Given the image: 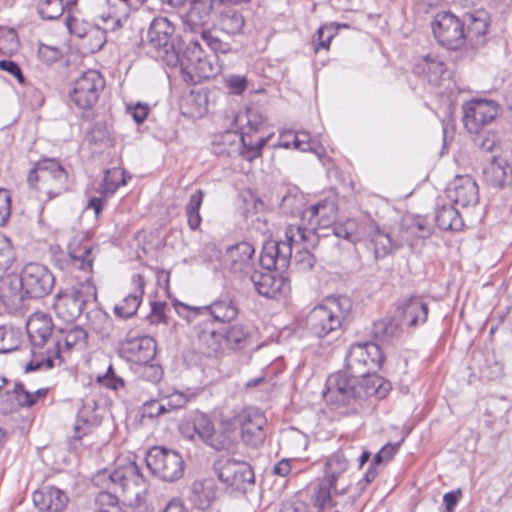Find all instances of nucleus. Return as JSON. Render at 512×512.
I'll return each instance as SVG.
<instances>
[{"label":"nucleus","instance_id":"obj_1","mask_svg":"<svg viewBox=\"0 0 512 512\" xmlns=\"http://www.w3.org/2000/svg\"><path fill=\"white\" fill-rule=\"evenodd\" d=\"M26 330L32 347V359L25 367L26 372L48 370L62 364L59 339L53 342L52 348L42 351L54 330V324L49 314L38 311L30 315L26 322Z\"/></svg>","mask_w":512,"mask_h":512},{"label":"nucleus","instance_id":"obj_2","mask_svg":"<svg viewBox=\"0 0 512 512\" xmlns=\"http://www.w3.org/2000/svg\"><path fill=\"white\" fill-rule=\"evenodd\" d=\"M351 307L347 297H328L307 314L306 328L311 335L320 340L327 339V343H330L340 336L343 321Z\"/></svg>","mask_w":512,"mask_h":512},{"label":"nucleus","instance_id":"obj_3","mask_svg":"<svg viewBox=\"0 0 512 512\" xmlns=\"http://www.w3.org/2000/svg\"><path fill=\"white\" fill-rule=\"evenodd\" d=\"M285 237L286 241L264 245L259 261L266 270L285 271L290 265L293 245L306 244V247H316V242H319V236L302 225L288 226Z\"/></svg>","mask_w":512,"mask_h":512},{"label":"nucleus","instance_id":"obj_4","mask_svg":"<svg viewBox=\"0 0 512 512\" xmlns=\"http://www.w3.org/2000/svg\"><path fill=\"white\" fill-rule=\"evenodd\" d=\"M234 125L240 131L241 157L247 161L260 157L263 147L271 136L254 138V135L261 132L265 125L262 113L256 108H246L235 115Z\"/></svg>","mask_w":512,"mask_h":512},{"label":"nucleus","instance_id":"obj_5","mask_svg":"<svg viewBox=\"0 0 512 512\" xmlns=\"http://www.w3.org/2000/svg\"><path fill=\"white\" fill-rule=\"evenodd\" d=\"M31 188L52 199L68 190V174L54 158L39 160L30 170L27 178Z\"/></svg>","mask_w":512,"mask_h":512},{"label":"nucleus","instance_id":"obj_6","mask_svg":"<svg viewBox=\"0 0 512 512\" xmlns=\"http://www.w3.org/2000/svg\"><path fill=\"white\" fill-rule=\"evenodd\" d=\"M92 297L96 298V288L86 281L57 293L54 297L53 310L59 319L72 323L82 314Z\"/></svg>","mask_w":512,"mask_h":512},{"label":"nucleus","instance_id":"obj_7","mask_svg":"<svg viewBox=\"0 0 512 512\" xmlns=\"http://www.w3.org/2000/svg\"><path fill=\"white\" fill-rule=\"evenodd\" d=\"M360 377L344 369L331 374L326 380L323 396L334 408L354 405L359 401L358 382Z\"/></svg>","mask_w":512,"mask_h":512},{"label":"nucleus","instance_id":"obj_8","mask_svg":"<svg viewBox=\"0 0 512 512\" xmlns=\"http://www.w3.org/2000/svg\"><path fill=\"white\" fill-rule=\"evenodd\" d=\"M463 124L469 133L484 131L501 115V105L492 99L473 98L462 105Z\"/></svg>","mask_w":512,"mask_h":512},{"label":"nucleus","instance_id":"obj_9","mask_svg":"<svg viewBox=\"0 0 512 512\" xmlns=\"http://www.w3.org/2000/svg\"><path fill=\"white\" fill-rule=\"evenodd\" d=\"M104 88L105 79L102 74L97 70L88 69L72 83L69 99L79 109L89 110L98 102Z\"/></svg>","mask_w":512,"mask_h":512},{"label":"nucleus","instance_id":"obj_10","mask_svg":"<svg viewBox=\"0 0 512 512\" xmlns=\"http://www.w3.org/2000/svg\"><path fill=\"white\" fill-rule=\"evenodd\" d=\"M145 461L152 474L163 481L174 482L184 474V460L175 450L154 446L147 452Z\"/></svg>","mask_w":512,"mask_h":512},{"label":"nucleus","instance_id":"obj_11","mask_svg":"<svg viewBox=\"0 0 512 512\" xmlns=\"http://www.w3.org/2000/svg\"><path fill=\"white\" fill-rule=\"evenodd\" d=\"M384 362L381 347L376 342L353 344L346 356L345 369L356 377L376 372Z\"/></svg>","mask_w":512,"mask_h":512},{"label":"nucleus","instance_id":"obj_12","mask_svg":"<svg viewBox=\"0 0 512 512\" xmlns=\"http://www.w3.org/2000/svg\"><path fill=\"white\" fill-rule=\"evenodd\" d=\"M214 469L218 479L233 491L246 493L254 487V471L246 462L228 458L216 462Z\"/></svg>","mask_w":512,"mask_h":512},{"label":"nucleus","instance_id":"obj_13","mask_svg":"<svg viewBox=\"0 0 512 512\" xmlns=\"http://www.w3.org/2000/svg\"><path fill=\"white\" fill-rule=\"evenodd\" d=\"M180 69L184 81L191 84H196L202 79H208L214 75V68L204 55L199 40L190 41L180 60Z\"/></svg>","mask_w":512,"mask_h":512},{"label":"nucleus","instance_id":"obj_14","mask_svg":"<svg viewBox=\"0 0 512 512\" xmlns=\"http://www.w3.org/2000/svg\"><path fill=\"white\" fill-rule=\"evenodd\" d=\"M434 37L448 49L456 50L465 44L462 19L450 11L438 12L431 22Z\"/></svg>","mask_w":512,"mask_h":512},{"label":"nucleus","instance_id":"obj_15","mask_svg":"<svg viewBox=\"0 0 512 512\" xmlns=\"http://www.w3.org/2000/svg\"><path fill=\"white\" fill-rule=\"evenodd\" d=\"M19 283L24 295L31 298H42L52 291L55 278L46 266L39 263H28L19 275Z\"/></svg>","mask_w":512,"mask_h":512},{"label":"nucleus","instance_id":"obj_16","mask_svg":"<svg viewBox=\"0 0 512 512\" xmlns=\"http://www.w3.org/2000/svg\"><path fill=\"white\" fill-rule=\"evenodd\" d=\"M358 452L359 449L355 445L349 444L329 455L325 460L322 478L339 487L348 485L349 488L350 482L347 479V473L350 463L355 460Z\"/></svg>","mask_w":512,"mask_h":512},{"label":"nucleus","instance_id":"obj_17","mask_svg":"<svg viewBox=\"0 0 512 512\" xmlns=\"http://www.w3.org/2000/svg\"><path fill=\"white\" fill-rule=\"evenodd\" d=\"M266 423L265 416L253 408L243 409L234 417V424L240 427L243 443L251 448L263 445L266 438Z\"/></svg>","mask_w":512,"mask_h":512},{"label":"nucleus","instance_id":"obj_18","mask_svg":"<svg viewBox=\"0 0 512 512\" xmlns=\"http://www.w3.org/2000/svg\"><path fill=\"white\" fill-rule=\"evenodd\" d=\"M254 254V246L246 241L229 246L223 256L224 268L241 278H248L255 270Z\"/></svg>","mask_w":512,"mask_h":512},{"label":"nucleus","instance_id":"obj_19","mask_svg":"<svg viewBox=\"0 0 512 512\" xmlns=\"http://www.w3.org/2000/svg\"><path fill=\"white\" fill-rule=\"evenodd\" d=\"M122 357L136 364H147L156 355V342L150 336H132L130 333L119 344Z\"/></svg>","mask_w":512,"mask_h":512},{"label":"nucleus","instance_id":"obj_20","mask_svg":"<svg viewBox=\"0 0 512 512\" xmlns=\"http://www.w3.org/2000/svg\"><path fill=\"white\" fill-rule=\"evenodd\" d=\"M465 43L471 48L479 49L487 43L489 15L485 10L467 12L462 17Z\"/></svg>","mask_w":512,"mask_h":512},{"label":"nucleus","instance_id":"obj_21","mask_svg":"<svg viewBox=\"0 0 512 512\" xmlns=\"http://www.w3.org/2000/svg\"><path fill=\"white\" fill-rule=\"evenodd\" d=\"M192 424L197 436L214 450L222 451L230 446V437L226 432L216 430L213 421L207 414L196 412Z\"/></svg>","mask_w":512,"mask_h":512},{"label":"nucleus","instance_id":"obj_22","mask_svg":"<svg viewBox=\"0 0 512 512\" xmlns=\"http://www.w3.org/2000/svg\"><path fill=\"white\" fill-rule=\"evenodd\" d=\"M174 31V25L167 18H154L147 31V41L159 53L165 55L172 53L178 59L179 57L173 43Z\"/></svg>","mask_w":512,"mask_h":512},{"label":"nucleus","instance_id":"obj_23","mask_svg":"<svg viewBox=\"0 0 512 512\" xmlns=\"http://www.w3.org/2000/svg\"><path fill=\"white\" fill-rule=\"evenodd\" d=\"M192 317L203 320L204 324L213 325L215 322L225 323L233 321L239 311L234 301L224 298L214 301L209 306L191 308Z\"/></svg>","mask_w":512,"mask_h":512},{"label":"nucleus","instance_id":"obj_24","mask_svg":"<svg viewBox=\"0 0 512 512\" xmlns=\"http://www.w3.org/2000/svg\"><path fill=\"white\" fill-rule=\"evenodd\" d=\"M363 241L372 251L376 260L386 257L393 249L399 248V241L393 242L386 232L382 231L373 221L364 223Z\"/></svg>","mask_w":512,"mask_h":512},{"label":"nucleus","instance_id":"obj_25","mask_svg":"<svg viewBox=\"0 0 512 512\" xmlns=\"http://www.w3.org/2000/svg\"><path fill=\"white\" fill-rule=\"evenodd\" d=\"M336 217V206L334 202L324 200L317 204L310 206L309 208L302 211V221H307L309 227H305L307 230H312L319 236V242H316V246L321 244V237L317 230L318 227L327 228L333 223Z\"/></svg>","mask_w":512,"mask_h":512},{"label":"nucleus","instance_id":"obj_26","mask_svg":"<svg viewBox=\"0 0 512 512\" xmlns=\"http://www.w3.org/2000/svg\"><path fill=\"white\" fill-rule=\"evenodd\" d=\"M432 234V228L421 216H407L404 217L398 235V241L400 247L408 245L410 248H414L418 240L426 239Z\"/></svg>","mask_w":512,"mask_h":512},{"label":"nucleus","instance_id":"obj_27","mask_svg":"<svg viewBox=\"0 0 512 512\" xmlns=\"http://www.w3.org/2000/svg\"><path fill=\"white\" fill-rule=\"evenodd\" d=\"M194 330L198 339L199 351L208 356H216L223 349V334L218 333L213 325L204 324L203 320L193 317Z\"/></svg>","mask_w":512,"mask_h":512},{"label":"nucleus","instance_id":"obj_28","mask_svg":"<svg viewBox=\"0 0 512 512\" xmlns=\"http://www.w3.org/2000/svg\"><path fill=\"white\" fill-rule=\"evenodd\" d=\"M448 198L461 207L475 205L479 200L477 183L470 176H458L448 189Z\"/></svg>","mask_w":512,"mask_h":512},{"label":"nucleus","instance_id":"obj_29","mask_svg":"<svg viewBox=\"0 0 512 512\" xmlns=\"http://www.w3.org/2000/svg\"><path fill=\"white\" fill-rule=\"evenodd\" d=\"M257 293L266 298H276L288 285L286 278L271 272L254 270L248 277Z\"/></svg>","mask_w":512,"mask_h":512},{"label":"nucleus","instance_id":"obj_30","mask_svg":"<svg viewBox=\"0 0 512 512\" xmlns=\"http://www.w3.org/2000/svg\"><path fill=\"white\" fill-rule=\"evenodd\" d=\"M396 315L402 325L416 327L427 321L428 306L420 297L411 296L398 305Z\"/></svg>","mask_w":512,"mask_h":512},{"label":"nucleus","instance_id":"obj_31","mask_svg":"<svg viewBox=\"0 0 512 512\" xmlns=\"http://www.w3.org/2000/svg\"><path fill=\"white\" fill-rule=\"evenodd\" d=\"M32 498L40 512H63L69 502L66 493L53 486L35 491Z\"/></svg>","mask_w":512,"mask_h":512},{"label":"nucleus","instance_id":"obj_32","mask_svg":"<svg viewBox=\"0 0 512 512\" xmlns=\"http://www.w3.org/2000/svg\"><path fill=\"white\" fill-rule=\"evenodd\" d=\"M216 495L217 487L212 480H196L189 487L187 499L193 508L206 511L212 509Z\"/></svg>","mask_w":512,"mask_h":512},{"label":"nucleus","instance_id":"obj_33","mask_svg":"<svg viewBox=\"0 0 512 512\" xmlns=\"http://www.w3.org/2000/svg\"><path fill=\"white\" fill-rule=\"evenodd\" d=\"M483 179L491 187L502 189L512 184V165L494 156L483 169Z\"/></svg>","mask_w":512,"mask_h":512},{"label":"nucleus","instance_id":"obj_34","mask_svg":"<svg viewBox=\"0 0 512 512\" xmlns=\"http://www.w3.org/2000/svg\"><path fill=\"white\" fill-rule=\"evenodd\" d=\"M134 291L123 298V300L114 307V313L119 318L127 319L134 316L142 302L145 288V280L141 274L132 276Z\"/></svg>","mask_w":512,"mask_h":512},{"label":"nucleus","instance_id":"obj_35","mask_svg":"<svg viewBox=\"0 0 512 512\" xmlns=\"http://www.w3.org/2000/svg\"><path fill=\"white\" fill-rule=\"evenodd\" d=\"M446 72V63L440 56L435 54H428L414 66V73L416 75L422 77L435 86L440 85V81Z\"/></svg>","mask_w":512,"mask_h":512},{"label":"nucleus","instance_id":"obj_36","mask_svg":"<svg viewBox=\"0 0 512 512\" xmlns=\"http://www.w3.org/2000/svg\"><path fill=\"white\" fill-rule=\"evenodd\" d=\"M363 226L364 223L359 224L355 219H347L346 221L333 226L332 236L323 234L321 237L320 245L329 243L337 245V240L339 238H343L353 244L363 241Z\"/></svg>","mask_w":512,"mask_h":512},{"label":"nucleus","instance_id":"obj_37","mask_svg":"<svg viewBox=\"0 0 512 512\" xmlns=\"http://www.w3.org/2000/svg\"><path fill=\"white\" fill-rule=\"evenodd\" d=\"M93 251L94 247L88 240L82 242L74 238L68 246L71 264L78 269L91 272L95 259Z\"/></svg>","mask_w":512,"mask_h":512},{"label":"nucleus","instance_id":"obj_38","mask_svg":"<svg viewBox=\"0 0 512 512\" xmlns=\"http://www.w3.org/2000/svg\"><path fill=\"white\" fill-rule=\"evenodd\" d=\"M391 389L390 382L384 380L375 372L360 377L358 382L359 401L368 397L382 399L386 397Z\"/></svg>","mask_w":512,"mask_h":512},{"label":"nucleus","instance_id":"obj_39","mask_svg":"<svg viewBox=\"0 0 512 512\" xmlns=\"http://www.w3.org/2000/svg\"><path fill=\"white\" fill-rule=\"evenodd\" d=\"M348 492V485L339 487L333 483L326 482L325 479H321L315 488L313 494V502L318 510H332L336 505L333 501V496L344 495Z\"/></svg>","mask_w":512,"mask_h":512},{"label":"nucleus","instance_id":"obj_40","mask_svg":"<svg viewBox=\"0 0 512 512\" xmlns=\"http://www.w3.org/2000/svg\"><path fill=\"white\" fill-rule=\"evenodd\" d=\"M217 0H192L190 9L185 15L184 23L191 31H197L208 22Z\"/></svg>","mask_w":512,"mask_h":512},{"label":"nucleus","instance_id":"obj_41","mask_svg":"<svg viewBox=\"0 0 512 512\" xmlns=\"http://www.w3.org/2000/svg\"><path fill=\"white\" fill-rule=\"evenodd\" d=\"M401 322L397 315L386 316L381 320L375 321L372 327L373 338L381 343H389L400 336Z\"/></svg>","mask_w":512,"mask_h":512},{"label":"nucleus","instance_id":"obj_42","mask_svg":"<svg viewBox=\"0 0 512 512\" xmlns=\"http://www.w3.org/2000/svg\"><path fill=\"white\" fill-rule=\"evenodd\" d=\"M435 222L440 229L446 231H458L464 225L457 208L451 204L443 205L436 209Z\"/></svg>","mask_w":512,"mask_h":512},{"label":"nucleus","instance_id":"obj_43","mask_svg":"<svg viewBox=\"0 0 512 512\" xmlns=\"http://www.w3.org/2000/svg\"><path fill=\"white\" fill-rule=\"evenodd\" d=\"M91 329L102 338L110 337L113 329L111 317L102 309H94L86 314Z\"/></svg>","mask_w":512,"mask_h":512},{"label":"nucleus","instance_id":"obj_44","mask_svg":"<svg viewBox=\"0 0 512 512\" xmlns=\"http://www.w3.org/2000/svg\"><path fill=\"white\" fill-rule=\"evenodd\" d=\"M215 153L220 155L241 156L242 143L241 137L237 133L226 132L219 137V140L213 143Z\"/></svg>","mask_w":512,"mask_h":512},{"label":"nucleus","instance_id":"obj_45","mask_svg":"<svg viewBox=\"0 0 512 512\" xmlns=\"http://www.w3.org/2000/svg\"><path fill=\"white\" fill-rule=\"evenodd\" d=\"M61 336L58 338L64 342L66 349H83L87 344V332L86 330L79 326L75 325L67 329L59 330Z\"/></svg>","mask_w":512,"mask_h":512},{"label":"nucleus","instance_id":"obj_46","mask_svg":"<svg viewBox=\"0 0 512 512\" xmlns=\"http://www.w3.org/2000/svg\"><path fill=\"white\" fill-rule=\"evenodd\" d=\"M126 182L124 171L121 168L114 167L108 169L100 186V193L103 197H110L120 186L125 185Z\"/></svg>","mask_w":512,"mask_h":512},{"label":"nucleus","instance_id":"obj_47","mask_svg":"<svg viewBox=\"0 0 512 512\" xmlns=\"http://www.w3.org/2000/svg\"><path fill=\"white\" fill-rule=\"evenodd\" d=\"M204 199V192L201 189L191 194L188 203L185 206L188 226L192 230H197L202 222L200 208Z\"/></svg>","mask_w":512,"mask_h":512},{"label":"nucleus","instance_id":"obj_48","mask_svg":"<svg viewBox=\"0 0 512 512\" xmlns=\"http://www.w3.org/2000/svg\"><path fill=\"white\" fill-rule=\"evenodd\" d=\"M219 24L223 32L229 35H237L242 32L245 20L241 12L229 9L220 14Z\"/></svg>","mask_w":512,"mask_h":512},{"label":"nucleus","instance_id":"obj_49","mask_svg":"<svg viewBox=\"0 0 512 512\" xmlns=\"http://www.w3.org/2000/svg\"><path fill=\"white\" fill-rule=\"evenodd\" d=\"M223 341L232 350H242L250 344V333L241 325H233L223 334Z\"/></svg>","mask_w":512,"mask_h":512},{"label":"nucleus","instance_id":"obj_50","mask_svg":"<svg viewBox=\"0 0 512 512\" xmlns=\"http://www.w3.org/2000/svg\"><path fill=\"white\" fill-rule=\"evenodd\" d=\"M16 261V253L11 240L0 234V278L8 274Z\"/></svg>","mask_w":512,"mask_h":512},{"label":"nucleus","instance_id":"obj_51","mask_svg":"<svg viewBox=\"0 0 512 512\" xmlns=\"http://www.w3.org/2000/svg\"><path fill=\"white\" fill-rule=\"evenodd\" d=\"M81 40L82 46L86 48L88 52L96 53L104 47L107 41L106 30L94 25Z\"/></svg>","mask_w":512,"mask_h":512},{"label":"nucleus","instance_id":"obj_52","mask_svg":"<svg viewBox=\"0 0 512 512\" xmlns=\"http://www.w3.org/2000/svg\"><path fill=\"white\" fill-rule=\"evenodd\" d=\"M474 134V144L484 152L496 151L501 146V137L493 130L484 129V131Z\"/></svg>","mask_w":512,"mask_h":512},{"label":"nucleus","instance_id":"obj_53","mask_svg":"<svg viewBox=\"0 0 512 512\" xmlns=\"http://www.w3.org/2000/svg\"><path fill=\"white\" fill-rule=\"evenodd\" d=\"M37 10L42 19L56 20L65 12L63 0H39Z\"/></svg>","mask_w":512,"mask_h":512},{"label":"nucleus","instance_id":"obj_54","mask_svg":"<svg viewBox=\"0 0 512 512\" xmlns=\"http://www.w3.org/2000/svg\"><path fill=\"white\" fill-rule=\"evenodd\" d=\"M140 476L139 467L135 463H130L127 467L112 472L110 480L114 485H118L122 490H125L133 477Z\"/></svg>","mask_w":512,"mask_h":512},{"label":"nucleus","instance_id":"obj_55","mask_svg":"<svg viewBox=\"0 0 512 512\" xmlns=\"http://www.w3.org/2000/svg\"><path fill=\"white\" fill-rule=\"evenodd\" d=\"M304 197L298 192L288 191L281 199L280 207L284 213L296 214L302 211Z\"/></svg>","mask_w":512,"mask_h":512},{"label":"nucleus","instance_id":"obj_56","mask_svg":"<svg viewBox=\"0 0 512 512\" xmlns=\"http://www.w3.org/2000/svg\"><path fill=\"white\" fill-rule=\"evenodd\" d=\"M200 40L215 54H227L232 51L229 43L222 41L208 30H202Z\"/></svg>","mask_w":512,"mask_h":512},{"label":"nucleus","instance_id":"obj_57","mask_svg":"<svg viewBox=\"0 0 512 512\" xmlns=\"http://www.w3.org/2000/svg\"><path fill=\"white\" fill-rule=\"evenodd\" d=\"M348 28V24L330 23L322 25L317 31L318 46L324 49H328L331 40L334 38L338 30Z\"/></svg>","mask_w":512,"mask_h":512},{"label":"nucleus","instance_id":"obj_58","mask_svg":"<svg viewBox=\"0 0 512 512\" xmlns=\"http://www.w3.org/2000/svg\"><path fill=\"white\" fill-rule=\"evenodd\" d=\"M96 503L99 506L96 512H125L119 505L118 498L110 492H100Z\"/></svg>","mask_w":512,"mask_h":512},{"label":"nucleus","instance_id":"obj_59","mask_svg":"<svg viewBox=\"0 0 512 512\" xmlns=\"http://www.w3.org/2000/svg\"><path fill=\"white\" fill-rule=\"evenodd\" d=\"M65 23L70 34L76 36L79 39H82L90 30V28H93L94 26L93 24L83 19H79L74 15L67 16Z\"/></svg>","mask_w":512,"mask_h":512},{"label":"nucleus","instance_id":"obj_60","mask_svg":"<svg viewBox=\"0 0 512 512\" xmlns=\"http://www.w3.org/2000/svg\"><path fill=\"white\" fill-rule=\"evenodd\" d=\"M10 397L20 407H31L34 405L31 392L27 391L21 382H16L11 392H8Z\"/></svg>","mask_w":512,"mask_h":512},{"label":"nucleus","instance_id":"obj_61","mask_svg":"<svg viewBox=\"0 0 512 512\" xmlns=\"http://www.w3.org/2000/svg\"><path fill=\"white\" fill-rule=\"evenodd\" d=\"M19 48L17 34L13 31H6L0 35V53L11 55Z\"/></svg>","mask_w":512,"mask_h":512},{"label":"nucleus","instance_id":"obj_62","mask_svg":"<svg viewBox=\"0 0 512 512\" xmlns=\"http://www.w3.org/2000/svg\"><path fill=\"white\" fill-rule=\"evenodd\" d=\"M97 381L112 390H119L124 387L125 383L124 380L117 376L114 372L113 366L110 365L104 375H99L97 377Z\"/></svg>","mask_w":512,"mask_h":512},{"label":"nucleus","instance_id":"obj_63","mask_svg":"<svg viewBox=\"0 0 512 512\" xmlns=\"http://www.w3.org/2000/svg\"><path fill=\"white\" fill-rule=\"evenodd\" d=\"M309 248L310 247H306V244H303V249L298 251L295 255V265L300 271H310L314 268L315 258L308 250Z\"/></svg>","mask_w":512,"mask_h":512},{"label":"nucleus","instance_id":"obj_64","mask_svg":"<svg viewBox=\"0 0 512 512\" xmlns=\"http://www.w3.org/2000/svg\"><path fill=\"white\" fill-rule=\"evenodd\" d=\"M187 402L188 398L185 394L176 392L167 397L163 402H161V404L164 406V412L167 413L183 408Z\"/></svg>","mask_w":512,"mask_h":512}]
</instances>
